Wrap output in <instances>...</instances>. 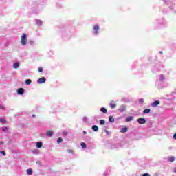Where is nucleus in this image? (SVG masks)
Instances as JSON below:
<instances>
[{
  "label": "nucleus",
  "instance_id": "nucleus-21",
  "mask_svg": "<svg viewBox=\"0 0 176 176\" xmlns=\"http://www.w3.org/2000/svg\"><path fill=\"white\" fill-rule=\"evenodd\" d=\"M167 160L168 162H169V163H173V162H175V157L169 156L167 157Z\"/></svg>",
  "mask_w": 176,
  "mask_h": 176
},
{
  "label": "nucleus",
  "instance_id": "nucleus-57",
  "mask_svg": "<svg viewBox=\"0 0 176 176\" xmlns=\"http://www.w3.org/2000/svg\"><path fill=\"white\" fill-rule=\"evenodd\" d=\"M1 145H3V141H1V142H0V146H1Z\"/></svg>",
  "mask_w": 176,
  "mask_h": 176
},
{
  "label": "nucleus",
  "instance_id": "nucleus-61",
  "mask_svg": "<svg viewBox=\"0 0 176 176\" xmlns=\"http://www.w3.org/2000/svg\"><path fill=\"white\" fill-rule=\"evenodd\" d=\"M41 137H43V135H45V134L44 133H41Z\"/></svg>",
  "mask_w": 176,
  "mask_h": 176
},
{
  "label": "nucleus",
  "instance_id": "nucleus-47",
  "mask_svg": "<svg viewBox=\"0 0 176 176\" xmlns=\"http://www.w3.org/2000/svg\"><path fill=\"white\" fill-rule=\"evenodd\" d=\"M139 104H144V98L139 99Z\"/></svg>",
  "mask_w": 176,
  "mask_h": 176
},
{
  "label": "nucleus",
  "instance_id": "nucleus-43",
  "mask_svg": "<svg viewBox=\"0 0 176 176\" xmlns=\"http://www.w3.org/2000/svg\"><path fill=\"white\" fill-rule=\"evenodd\" d=\"M135 65H137V61L135 60L133 63V65L131 66V68L132 69H133V68H135Z\"/></svg>",
  "mask_w": 176,
  "mask_h": 176
},
{
  "label": "nucleus",
  "instance_id": "nucleus-29",
  "mask_svg": "<svg viewBox=\"0 0 176 176\" xmlns=\"http://www.w3.org/2000/svg\"><path fill=\"white\" fill-rule=\"evenodd\" d=\"M112 102L109 103V107L110 108H111V109H115V108H116V104H115V101L113 100Z\"/></svg>",
  "mask_w": 176,
  "mask_h": 176
},
{
  "label": "nucleus",
  "instance_id": "nucleus-64",
  "mask_svg": "<svg viewBox=\"0 0 176 176\" xmlns=\"http://www.w3.org/2000/svg\"><path fill=\"white\" fill-rule=\"evenodd\" d=\"M144 67V65H142V68Z\"/></svg>",
  "mask_w": 176,
  "mask_h": 176
},
{
  "label": "nucleus",
  "instance_id": "nucleus-36",
  "mask_svg": "<svg viewBox=\"0 0 176 176\" xmlns=\"http://www.w3.org/2000/svg\"><path fill=\"white\" fill-rule=\"evenodd\" d=\"M109 170L108 169H106L103 173L102 176H109Z\"/></svg>",
  "mask_w": 176,
  "mask_h": 176
},
{
  "label": "nucleus",
  "instance_id": "nucleus-13",
  "mask_svg": "<svg viewBox=\"0 0 176 176\" xmlns=\"http://www.w3.org/2000/svg\"><path fill=\"white\" fill-rule=\"evenodd\" d=\"M139 124H145L146 123V119L144 118H140L137 120Z\"/></svg>",
  "mask_w": 176,
  "mask_h": 176
},
{
  "label": "nucleus",
  "instance_id": "nucleus-63",
  "mask_svg": "<svg viewBox=\"0 0 176 176\" xmlns=\"http://www.w3.org/2000/svg\"><path fill=\"white\" fill-rule=\"evenodd\" d=\"M50 52L52 53V54H53V52L50 51Z\"/></svg>",
  "mask_w": 176,
  "mask_h": 176
},
{
  "label": "nucleus",
  "instance_id": "nucleus-8",
  "mask_svg": "<svg viewBox=\"0 0 176 176\" xmlns=\"http://www.w3.org/2000/svg\"><path fill=\"white\" fill-rule=\"evenodd\" d=\"M85 141H87V144L90 145V147L88 146V149H91V144H93V140L91 138H90V136H85Z\"/></svg>",
  "mask_w": 176,
  "mask_h": 176
},
{
  "label": "nucleus",
  "instance_id": "nucleus-46",
  "mask_svg": "<svg viewBox=\"0 0 176 176\" xmlns=\"http://www.w3.org/2000/svg\"><path fill=\"white\" fill-rule=\"evenodd\" d=\"M38 72H43V67H39L38 68Z\"/></svg>",
  "mask_w": 176,
  "mask_h": 176
},
{
  "label": "nucleus",
  "instance_id": "nucleus-6",
  "mask_svg": "<svg viewBox=\"0 0 176 176\" xmlns=\"http://www.w3.org/2000/svg\"><path fill=\"white\" fill-rule=\"evenodd\" d=\"M162 1L165 3V5H167V6L169 7V9H170V10H173L174 13L176 14V10H174V7L175 6V3H174L170 0H162Z\"/></svg>",
  "mask_w": 176,
  "mask_h": 176
},
{
  "label": "nucleus",
  "instance_id": "nucleus-14",
  "mask_svg": "<svg viewBox=\"0 0 176 176\" xmlns=\"http://www.w3.org/2000/svg\"><path fill=\"white\" fill-rule=\"evenodd\" d=\"M126 106L125 104H122L120 107L118 109V111L120 112V113H123V112H126Z\"/></svg>",
  "mask_w": 176,
  "mask_h": 176
},
{
  "label": "nucleus",
  "instance_id": "nucleus-62",
  "mask_svg": "<svg viewBox=\"0 0 176 176\" xmlns=\"http://www.w3.org/2000/svg\"><path fill=\"white\" fill-rule=\"evenodd\" d=\"M35 116H36L35 114L32 115V118H35Z\"/></svg>",
  "mask_w": 176,
  "mask_h": 176
},
{
  "label": "nucleus",
  "instance_id": "nucleus-52",
  "mask_svg": "<svg viewBox=\"0 0 176 176\" xmlns=\"http://www.w3.org/2000/svg\"><path fill=\"white\" fill-rule=\"evenodd\" d=\"M122 101H124V102H128L129 99L128 98H122Z\"/></svg>",
  "mask_w": 176,
  "mask_h": 176
},
{
  "label": "nucleus",
  "instance_id": "nucleus-4",
  "mask_svg": "<svg viewBox=\"0 0 176 176\" xmlns=\"http://www.w3.org/2000/svg\"><path fill=\"white\" fill-rule=\"evenodd\" d=\"M162 68H164V65L162 62H157L155 63V66L151 69V72L157 74V72H160Z\"/></svg>",
  "mask_w": 176,
  "mask_h": 176
},
{
  "label": "nucleus",
  "instance_id": "nucleus-33",
  "mask_svg": "<svg viewBox=\"0 0 176 176\" xmlns=\"http://www.w3.org/2000/svg\"><path fill=\"white\" fill-rule=\"evenodd\" d=\"M80 146L82 149H86L87 148V144L83 142L80 143Z\"/></svg>",
  "mask_w": 176,
  "mask_h": 176
},
{
  "label": "nucleus",
  "instance_id": "nucleus-28",
  "mask_svg": "<svg viewBox=\"0 0 176 176\" xmlns=\"http://www.w3.org/2000/svg\"><path fill=\"white\" fill-rule=\"evenodd\" d=\"M148 113H151V109H145L143 110V115H148Z\"/></svg>",
  "mask_w": 176,
  "mask_h": 176
},
{
  "label": "nucleus",
  "instance_id": "nucleus-53",
  "mask_svg": "<svg viewBox=\"0 0 176 176\" xmlns=\"http://www.w3.org/2000/svg\"><path fill=\"white\" fill-rule=\"evenodd\" d=\"M107 129H108V125L103 126V131H104V130H107Z\"/></svg>",
  "mask_w": 176,
  "mask_h": 176
},
{
  "label": "nucleus",
  "instance_id": "nucleus-12",
  "mask_svg": "<svg viewBox=\"0 0 176 176\" xmlns=\"http://www.w3.org/2000/svg\"><path fill=\"white\" fill-rule=\"evenodd\" d=\"M46 82V77H41L37 80V83L38 85H43Z\"/></svg>",
  "mask_w": 176,
  "mask_h": 176
},
{
  "label": "nucleus",
  "instance_id": "nucleus-7",
  "mask_svg": "<svg viewBox=\"0 0 176 176\" xmlns=\"http://www.w3.org/2000/svg\"><path fill=\"white\" fill-rule=\"evenodd\" d=\"M27 34L23 33L21 36V45H22V46H25L27 45Z\"/></svg>",
  "mask_w": 176,
  "mask_h": 176
},
{
  "label": "nucleus",
  "instance_id": "nucleus-35",
  "mask_svg": "<svg viewBox=\"0 0 176 176\" xmlns=\"http://www.w3.org/2000/svg\"><path fill=\"white\" fill-rule=\"evenodd\" d=\"M32 153H33V155H39V150L38 149L32 150Z\"/></svg>",
  "mask_w": 176,
  "mask_h": 176
},
{
  "label": "nucleus",
  "instance_id": "nucleus-5",
  "mask_svg": "<svg viewBox=\"0 0 176 176\" xmlns=\"http://www.w3.org/2000/svg\"><path fill=\"white\" fill-rule=\"evenodd\" d=\"M30 9L33 11V13H38V9H39V3L37 1H32L30 5Z\"/></svg>",
  "mask_w": 176,
  "mask_h": 176
},
{
  "label": "nucleus",
  "instance_id": "nucleus-39",
  "mask_svg": "<svg viewBox=\"0 0 176 176\" xmlns=\"http://www.w3.org/2000/svg\"><path fill=\"white\" fill-rule=\"evenodd\" d=\"M57 144H61L63 142V138H58L56 140Z\"/></svg>",
  "mask_w": 176,
  "mask_h": 176
},
{
  "label": "nucleus",
  "instance_id": "nucleus-10",
  "mask_svg": "<svg viewBox=\"0 0 176 176\" xmlns=\"http://www.w3.org/2000/svg\"><path fill=\"white\" fill-rule=\"evenodd\" d=\"M25 93V89L21 87L16 89V94L18 96H23Z\"/></svg>",
  "mask_w": 176,
  "mask_h": 176
},
{
  "label": "nucleus",
  "instance_id": "nucleus-19",
  "mask_svg": "<svg viewBox=\"0 0 176 176\" xmlns=\"http://www.w3.org/2000/svg\"><path fill=\"white\" fill-rule=\"evenodd\" d=\"M133 120H134L133 116H128L125 118L124 122H126V123H129V122H133Z\"/></svg>",
  "mask_w": 176,
  "mask_h": 176
},
{
  "label": "nucleus",
  "instance_id": "nucleus-20",
  "mask_svg": "<svg viewBox=\"0 0 176 176\" xmlns=\"http://www.w3.org/2000/svg\"><path fill=\"white\" fill-rule=\"evenodd\" d=\"M42 146H43V142H42L41 141L36 142V148H37V149H41V148H42Z\"/></svg>",
  "mask_w": 176,
  "mask_h": 176
},
{
  "label": "nucleus",
  "instance_id": "nucleus-56",
  "mask_svg": "<svg viewBox=\"0 0 176 176\" xmlns=\"http://www.w3.org/2000/svg\"><path fill=\"white\" fill-rule=\"evenodd\" d=\"M173 140H176V133L173 135Z\"/></svg>",
  "mask_w": 176,
  "mask_h": 176
},
{
  "label": "nucleus",
  "instance_id": "nucleus-40",
  "mask_svg": "<svg viewBox=\"0 0 176 176\" xmlns=\"http://www.w3.org/2000/svg\"><path fill=\"white\" fill-rule=\"evenodd\" d=\"M36 164H38V166H40V167H44L45 165L42 164V162L41 161H37Z\"/></svg>",
  "mask_w": 176,
  "mask_h": 176
},
{
  "label": "nucleus",
  "instance_id": "nucleus-51",
  "mask_svg": "<svg viewBox=\"0 0 176 176\" xmlns=\"http://www.w3.org/2000/svg\"><path fill=\"white\" fill-rule=\"evenodd\" d=\"M56 8H63V6L60 3H56Z\"/></svg>",
  "mask_w": 176,
  "mask_h": 176
},
{
  "label": "nucleus",
  "instance_id": "nucleus-37",
  "mask_svg": "<svg viewBox=\"0 0 176 176\" xmlns=\"http://www.w3.org/2000/svg\"><path fill=\"white\" fill-rule=\"evenodd\" d=\"M104 133H106V135H108L109 137H111V135L112 134V132H111L107 129H104Z\"/></svg>",
  "mask_w": 176,
  "mask_h": 176
},
{
  "label": "nucleus",
  "instance_id": "nucleus-9",
  "mask_svg": "<svg viewBox=\"0 0 176 176\" xmlns=\"http://www.w3.org/2000/svg\"><path fill=\"white\" fill-rule=\"evenodd\" d=\"M93 30H94V35H98V34L100 33V25L98 24H96L94 26L93 28Z\"/></svg>",
  "mask_w": 176,
  "mask_h": 176
},
{
  "label": "nucleus",
  "instance_id": "nucleus-41",
  "mask_svg": "<svg viewBox=\"0 0 176 176\" xmlns=\"http://www.w3.org/2000/svg\"><path fill=\"white\" fill-rule=\"evenodd\" d=\"M62 135L63 137H67V135H68V132H67V131H63Z\"/></svg>",
  "mask_w": 176,
  "mask_h": 176
},
{
  "label": "nucleus",
  "instance_id": "nucleus-54",
  "mask_svg": "<svg viewBox=\"0 0 176 176\" xmlns=\"http://www.w3.org/2000/svg\"><path fill=\"white\" fill-rule=\"evenodd\" d=\"M162 12L164 14H167V11H166V10H163Z\"/></svg>",
  "mask_w": 176,
  "mask_h": 176
},
{
  "label": "nucleus",
  "instance_id": "nucleus-23",
  "mask_svg": "<svg viewBox=\"0 0 176 176\" xmlns=\"http://www.w3.org/2000/svg\"><path fill=\"white\" fill-rule=\"evenodd\" d=\"M91 130L93 131H95V133H97V131H98V130H100V128L97 125H92Z\"/></svg>",
  "mask_w": 176,
  "mask_h": 176
},
{
  "label": "nucleus",
  "instance_id": "nucleus-48",
  "mask_svg": "<svg viewBox=\"0 0 176 176\" xmlns=\"http://www.w3.org/2000/svg\"><path fill=\"white\" fill-rule=\"evenodd\" d=\"M141 176H151V174L148 173H145L141 175Z\"/></svg>",
  "mask_w": 176,
  "mask_h": 176
},
{
  "label": "nucleus",
  "instance_id": "nucleus-27",
  "mask_svg": "<svg viewBox=\"0 0 176 176\" xmlns=\"http://www.w3.org/2000/svg\"><path fill=\"white\" fill-rule=\"evenodd\" d=\"M28 45H30V46H35L36 43H35V41L34 40H30L28 42Z\"/></svg>",
  "mask_w": 176,
  "mask_h": 176
},
{
  "label": "nucleus",
  "instance_id": "nucleus-42",
  "mask_svg": "<svg viewBox=\"0 0 176 176\" xmlns=\"http://www.w3.org/2000/svg\"><path fill=\"white\" fill-rule=\"evenodd\" d=\"M6 122V120L2 117H0V123H5Z\"/></svg>",
  "mask_w": 176,
  "mask_h": 176
},
{
  "label": "nucleus",
  "instance_id": "nucleus-22",
  "mask_svg": "<svg viewBox=\"0 0 176 176\" xmlns=\"http://www.w3.org/2000/svg\"><path fill=\"white\" fill-rule=\"evenodd\" d=\"M164 79H166V76H164V74H160V78L158 80H157V82H163V80H164Z\"/></svg>",
  "mask_w": 176,
  "mask_h": 176
},
{
  "label": "nucleus",
  "instance_id": "nucleus-60",
  "mask_svg": "<svg viewBox=\"0 0 176 176\" xmlns=\"http://www.w3.org/2000/svg\"><path fill=\"white\" fill-rule=\"evenodd\" d=\"M159 53L160 54H163V51H160Z\"/></svg>",
  "mask_w": 176,
  "mask_h": 176
},
{
  "label": "nucleus",
  "instance_id": "nucleus-16",
  "mask_svg": "<svg viewBox=\"0 0 176 176\" xmlns=\"http://www.w3.org/2000/svg\"><path fill=\"white\" fill-rule=\"evenodd\" d=\"M34 21L36 22V25L38 27H42L43 25V21L41 19H34Z\"/></svg>",
  "mask_w": 176,
  "mask_h": 176
},
{
  "label": "nucleus",
  "instance_id": "nucleus-26",
  "mask_svg": "<svg viewBox=\"0 0 176 176\" xmlns=\"http://www.w3.org/2000/svg\"><path fill=\"white\" fill-rule=\"evenodd\" d=\"M12 67H13V68H14V69H17V68H19V67H20V63L17 62V61L14 63Z\"/></svg>",
  "mask_w": 176,
  "mask_h": 176
},
{
  "label": "nucleus",
  "instance_id": "nucleus-50",
  "mask_svg": "<svg viewBox=\"0 0 176 176\" xmlns=\"http://www.w3.org/2000/svg\"><path fill=\"white\" fill-rule=\"evenodd\" d=\"M87 117H83L82 118V122H87Z\"/></svg>",
  "mask_w": 176,
  "mask_h": 176
},
{
  "label": "nucleus",
  "instance_id": "nucleus-17",
  "mask_svg": "<svg viewBox=\"0 0 176 176\" xmlns=\"http://www.w3.org/2000/svg\"><path fill=\"white\" fill-rule=\"evenodd\" d=\"M99 124L100 126H109V122H105V120H99Z\"/></svg>",
  "mask_w": 176,
  "mask_h": 176
},
{
  "label": "nucleus",
  "instance_id": "nucleus-1",
  "mask_svg": "<svg viewBox=\"0 0 176 176\" xmlns=\"http://www.w3.org/2000/svg\"><path fill=\"white\" fill-rule=\"evenodd\" d=\"M142 138H146V135L138 132V131H131L126 135L125 141L120 143H115L109 146V149H118L119 148H129V143H127V140L129 141H137L141 140Z\"/></svg>",
  "mask_w": 176,
  "mask_h": 176
},
{
  "label": "nucleus",
  "instance_id": "nucleus-11",
  "mask_svg": "<svg viewBox=\"0 0 176 176\" xmlns=\"http://www.w3.org/2000/svg\"><path fill=\"white\" fill-rule=\"evenodd\" d=\"M155 85L157 86V89H164V87H165L164 85H163V82L162 81H156Z\"/></svg>",
  "mask_w": 176,
  "mask_h": 176
},
{
  "label": "nucleus",
  "instance_id": "nucleus-3",
  "mask_svg": "<svg viewBox=\"0 0 176 176\" xmlns=\"http://www.w3.org/2000/svg\"><path fill=\"white\" fill-rule=\"evenodd\" d=\"M154 25L156 28H163L167 27V21L164 16L158 18L154 21Z\"/></svg>",
  "mask_w": 176,
  "mask_h": 176
},
{
  "label": "nucleus",
  "instance_id": "nucleus-15",
  "mask_svg": "<svg viewBox=\"0 0 176 176\" xmlns=\"http://www.w3.org/2000/svg\"><path fill=\"white\" fill-rule=\"evenodd\" d=\"M158 105H160V100H155L151 104V106L153 107V108H156Z\"/></svg>",
  "mask_w": 176,
  "mask_h": 176
},
{
  "label": "nucleus",
  "instance_id": "nucleus-44",
  "mask_svg": "<svg viewBox=\"0 0 176 176\" xmlns=\"http://www.w3.org/2000/svg\"><path fill=\"white\" fill-rule=\"evenodd\" d=\"M0 109H2V111H5L6 109V107L3 106V104H0Z\"/></svg>",
  "mask_w": 176,
  "mask_h": 176
},
{
  "label": "nucleus",
  "instance_id": "nucleus-38",
  "mask_svg": "<svg viewBox=\"0 0 176 176\" xmlns=\"http://www.w3.org/2000/svg\"><path fill=\"white\" fill-rule=\"evenodd\" d=\"M152 124H153L152 121L150 120L148 122L147 126L148 127V129H152Z\"/></svg>",
  "mask_w": 176,
  "mask_h": 176
},
{
  "label": "nucleus",
  "instance_id": "nucleus-32",
  "mask_svg": "<svg viewBox=\"0 0 176 176\" xmlns=\"http://www.w3.org/2000/svg\"><path fill=\"white\" fill-rule=\"evenodd\" d=\"M109 123H115V118H113V116H110L109 117Z\"/></svg>",
  "mask_w": 176,
  "mask_h": 176
},
{
  "label": "nucleus",
  "instance_id": "nucleus-45",
  "mask_svg": "<svg viewBox=\"0 0 176 176\" xmlns=\"http://www.w3.org/2000/svg\"><path fill=\"white\" fill-rule=\"evenodd\" d=\"M0 154H1L2 156H6V152L4 151H0Z\"/></svg>",
  "mask_w": 176,
  "mask_h": 176
},
{
  "label": "nucleus",
  "instance_id": "nucleus-25",
  "mask_svg": "<svg viewBox=\"0 0 176 176\" xmlns=\"http://www.w3.org/2000/svg\"><path fill=\"white\" fill-rule=\"evenodd\" d=\"M54 135V132H53V131H47L46 132L47 137H53Z\"/></svg>",
  "mask_w": 176,
  "mask_h": 176
},
{
  "label": "nucleus",
  "instance_id": "nucleus-59",
  "mask_svg": "<svg viewBox=\"0 0 176 176\" xmlns=\"http://www.w3.org/2000/svg\"><path fill=\"white\" fill-rule=\"evenodd\" d=\"M173 173H176V167L174 168V169H173Z\"/></svg>",
  "mask_w": 176,
  "mask_h": 176
},
{
  "label": "nucleus",
  "instance_id": "nucleus-30",
  "mask_svg": "<svg viewBox=\"0 0 176 176\" xmlns=\"http://www.w3.org/2000/svg\"><path fill=\"white\" fill-rule=\"evenodd\" d=\"M1 131H3V133H8V131H9V127L8 126L1 127Z\"/></svg>",
  "mask_w": 176,
  "mask_h": 176
},
{
  "label": "nucleus",
  "instance_id": "nucleus-49",
  "mask_svg": "<svg viewBox=\"0 0 176 176\" xmlns=\"http://www.w3.org/2000/svg\"><path fill=\"white\" fill-rule=\"evenodd\" d=\"M67 152H68V153H72V155H74V151H73V150L68 149V150H67Z\"/></svg>",
  "mask_w": 176,
  "mask_h": 176
},
{
  "label": "nucleus",
  "instance_id": "nucleus-24",
  "mask_svg": "<svg viewBox=\"0 0 176 176\" xmlns=\"http://www.w3.org/2000/svg\"><path fill=\"white\" fill-rule=\"evenodd\" d=\"M26 174L28 175H32L34 174V170L32 168H28L26 170Z\"/></svg>",
  "mask_w": 176,
  "mask_h": 176
},
{
  "label": "nucleus",
  "instance_id": "nucleus-18",
  "mask_svg": "<svg viewBox=\"0 0 176 176\" xmlns=\"http://www.w3.org/2000/svg\"><path fill=\"white\" fill-rule=\"evenodd\" d=\"M129 131V127L124 126L120 129V133H122V134H124V133H127Z\"/></svg>",
  "mask_w": 176,
  "mask_h": 176
},
{
  "label": "nucleus",
  "instance_id": "nucleus-58",
  "mask_svg": "<svg viewBox=\"0 0 176 176\" xmlns=\"http://www.w3.org/2000/svg\"><path fill=\"white\" fill-rule=\"evenodd\" d=\"M120 119H122V117L117 118V120H120Z\"/></svg>",
  "mask_w": 176,
  "mask_h": 176
},
{
  "label": "nucleus",
  "instance_id": "nucleus-31",
  "mask_svg": "<svg viewBox=\"0 0 176 176\" xmlns=\"http://www.w3.org/2000/svg\"><path fill=\"white\" fill-rule=\"evenodd\" d=\"M100 112H102V113H108V109H107V108L105 107H101Z\"/></svg>",
  "mask_w": 176,
  "mask_h": 176
},
{
  "label": "nucleus",
  "instance_id": "nucleus-34",
  "mask_svg": "<svg viewBox=\"0 0 176 176\" xmlns=\"http://www.w3.org/2000/svg\"><path fill=\"white\" fill-rule=\"evenodd\" d=\"M25 85L29 86L31 83H32V80L31 79H26L25 81Z\"/></svg>",
  "mask_w": 176,
  "mask_h": 176
},
{
  "label": "nucleus",
  "instance_id": "nucleus-55",
  "mask_svg": "<svg viewBox=\"0 0 176 176\" xmlns=\"http://www.w3.org/2000/svg\"><path fill=\"white\" fill-rule=\"evenodd\" d=\"M82 134H83L84 135H86V134H87V132L86 131H82Z\"/></svg>",
  "mask_w": 176,
  "mask_h": 176
},
{
  "label": "nucleus",
  "instance_id": "nucleus-2",
  "mask_svg": "<svg viewBox=\"0 0 176 176\" xmlns=\"http://www.w3.org/2000/svg\"><path fill=\"white\" fill-rule=\"evenodd\" d=\"M60 32L62 35V39H63V41H68L71 36H72L74 28L71 25H64L60 29Z\"/></svg>",
  "mask_w": 176,
  "mask_h": 176
}]
</instances>
